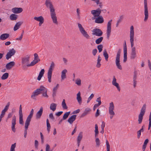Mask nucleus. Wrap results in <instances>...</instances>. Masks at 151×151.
Returning a JSON list of instances; mask_svg holds the SVG:
<instances>
[{
    "mask_svg": "<svg viewBox=\"0 0 151 151\" xmlns=\"http://www.w3.org/2000/svg\"><path fill=\"white\" fill-rule=\"evenodd\" d=\"M49 117L50 119L53 120H54L55 119L53 115V114L52 113H51L49 114Z\"/></svg>",
    "mask_w": 151,
    "mask_h": 151,
    "instance_id": "69168bd1",
    "label": "nucleus"
},
{
    "mask_svg": "<svg viewBox=\"0 0 151 151\" xmlns=\"http://www.w3.org/2000/svg\"><path fill=\"white\" fill-rule=\"evenodd\" d=\"M142 132V130H139L137 132V136L138 138H139L140 137L141 135V132Z\"/></svg>",
    "mask_w": 151,
    "mask_h": 151,
    "instance_id": "680f3d73",
    "label": "nucleus"
},
{
    "mask_svg": "<svg viewBox=\"0 0 151 151\" xmlns=\"http://www.w3.org/2000/svg\"><path fill=\"white\" fill-rule=\"evenodd\" d=\"M34 111V109H32L30 112L29 114L27 117L25 122L30 124V122L31 121V119L33 114Z\"/></svg>",
    "mask_w": 151,
    "mask_h": 151,
    "instance_id": "f3484780",
    "label": "nucleus"
},
{
    "mask_svg": "<svg viewBox=\"0 0 151 151\" xmlns=\"http://www.w3.org/2000/svg\"><path fill=\"white\" fill-rule=\"evenodd\" d=\"M40 137L41 139V143L43 144L44 142V136L41 132H40Z\"/></svg>",
    "mask_w": 151,
    "mask_h": 151,
    "instance_id": "bf43d9fd",
    "label": "nucleus"
},
{
    "mask_svg": "<svg viewBox=\"0 0 151 151\" xmlns=\"http://www.w3.org/2000/svg\"><path fill=\"white\" fill-rule=\"evenodd\" d=\"M40 88H41V89L42 90V93H41L42 94V96L47 98H48V96L47 93V88L43 86H41Z\"/></svg>",
    "mask_w": 151,
    "mask_h": 151,
    "instance_id": "2eb2a0df",
    "label": "nucleus"
},
{
    "mask_svg": "<svg viewBox=\"0 0 151 151\" xmlns=\"http://www.w3.org/2000/svg\"><path fill=\"white\" fill-rule=\"evenodd\" d=\"M82 137L83 136L82 134V132H80L79 133L77 137V141L81 142V140L82 139Z\"/></svg>",
    "mask_w": 151,
    "mask_h": 151,
    "instance_id": "de8ad7c7",
    "label": "nucleus"
},
{
    "mask_svg": "<svg viewBox=\"0 0 151 151\" xmlns=\"http://www.w3.org/2000/svg\"><path fill=\"white\" fill-rule=\"evenodd\" d=\"M112 20H110L108 23L107 30L111 31V23Z\"/></svg>",
    "mask_w": 151,
    "mask_h": 151,
    "instance_id": "37998d69",
    "label": "nucleus"
},
{
    "mask_svg": "<svg viewBox=\"0 0 151 151\" xmlns=\"http://www.w3.org/2000/svg\"><path fill=\"white\" fill-rule=\"evenodd\" d=\"M75 83L78 86H80L81 85V81L80 78L76 79Z\"/></svg>",
    "mask_w": 151,
    "mask_h": 151,
    "instance_id": "603ef678",
    "label": "nucleus"
},
{
    "mask_svg": "<svg viewBox=\"0 0 151 151\" xmlns=\"http://www.w3.org/2000/svg\"><path fill=\"white\" fill-rule=\"evenodd\" d=\"M43 111V108L42 107H40V110L37 112L36 115V119H40L42 114Z\"/></svg>",
    "mask_w": 151,
    "mask_h": 151,
    "instance_id": "5701e85b",
    "label": "nucleus"
},
{
    "mask_svg": "<svg viewBox=\"0 0 151 151\" xmlns=\"http://www.w3.org/2000/svg\"><path fill=\"white\" fill-rule=\"evenodd\" d=\"M112 83V85L115 86L117 88L118 90L119 91H120V86H119V84L118 83H116V79L114 76H113V79Z\"/></svg>",
    "mask_w": 151,
    "mask_h": 151,
    "instance_id": "aec40b11",
    "label": "nucleus"
},
{
    "mask_svg": "<svg viewBox=\"0 0 151 151\" xmlns=\"http://www.w3.org/2000/svg\"><path fill=\"white\" fill-rule=\"evenodd\" d=\"M134 27L133 26H132L130 27V42L131 43V46L132 48L133 47H134Z\"/></svg>",
    "mask_w": 151,
    "mask_h": 151,
    "instance_id": "423d86ee",
    "label": "nucleus"
},
{
    "mask_svg": "<svg viewBox=\"0 0 151 151\" xmlns=\"http://www.w3.org/2000/svg\"><path fill=\"white\" fill-rule=\"evenodd\" d=\"M34 19L35 20L39 22L44 21V19L42 16H40L39 17H34Z\"/></svg>",
    "mask_w": 151,
    "mask_h": 151,
    "instance_id": "f704fd0d",
    "label": "nucleus"
},
{
    "mask_svg": "<svg viewBox=\"0 0 151 151\" xmlns=\"http://www.w3.org/2000/svg\"><path fill=\"white\" fill-rule=\"evenodd\" d=\"M103 39V37H100L97 39L95 41V42L97 44H99L102 41Z\"/></svg>",
    "mask_w": 151,
    "mask_h": 151,
    "instance_id": "79ce46f5",
    "label": "nucleus"
},
{
    "mask_svg": "<svg viewBox=\"0 0 151 151\" xmlns=\"http://www.w3.org/2000/svg\"><path fill=\"white\" fill-rule=\"evenodd\" d=\"M42 90V89H41V88H40L37 89L32 93L31 96V98L32 99L36 100V99L35 96H37L39 94L41 93Z\"/></svg>",
    "mask_w": 151,
    "mask_h": 151,
    "instance_id": "ddd939ff",
    "label": "nucleus"
},
{
    "mask_svg": "<svg viewBox=\"0 0 151 151\" xmlns=\"http://www.w3.org/2000/svg\"><path fill=\"white\" fill-rule=\"evenodd\" d=\"M67 70L66 69H64L61 72V78L62 80L66 78V73L67 72Z\"/></svg>",
    "mask_w": 151,
    "mask_h": 151,
    "instance_id": "cd10ccee",
    "label": "nucleus"
},
{
    "mask_svg": "<svg viewBox=\"0 0 151 151\" xmlns=\"http://www.w3.org/2000/svg\"><path fill=\"white\" fill-rule=\"evenodd\" d=\"M103 47V45L101 44L97 46V48L99 50V52H101L102 51Z\"/></svg>",
    "mask_w": 151,
    "mask_h": 151,
    "instance_id": "3c124183",
    "label": "nucleus"
},
{
    "mask_svg": "<svg viewBox=\"0 0 151 151\" xmlns=\"http://www.w3.org/2000/svg\"><path fill=\"white\" fill-rule=\"evenodd\" d=\"M54 66L55 64L53 62H52L51 64V65L47 73V78H48V81L50 83L51 82V79L52 76V73Z\"/></svg>",
    "mask_w": 151,
    "mask_h": 151,
    "instance_id": "39448f33",
    "label": "nucleus"
},
{
    "mask_svg": "<svg viewBox=\"0 0 151 151\" xmlns=\"http://www.w3.org/2000/svg\"><path fill=\"white\" fill-rule=\"evenodd\" d=\"M101 60V58L100 57V55H99L98 57V58L97 60V62L96 65V67L98 68H99L101 66V64L100 62Z\"/></svg>",
    "mask_w": 151,
    "mask_h": 151,
    "instance_id": "2f4dec72",
    "label": "nucleus"
},
{
    "mask_svg": "<svg viewBox=\"0 0 151 151\" xmlns=\"http://www.w3.org/2000/svg\"><path fill=\"white\" fill-rule=\"evenodd\" d=\"M103 55L105 57V60L106 61H108V58H109V55L107 53V52L106 51V49H105L104 50Z\"/></svg>",
    "mask_w": 151,
    "mask_h": 151,
    "instance_id": "e433bc0d",
    "label": "nucleus"
},
{
    "mask_svg": "<svg viewBox=\"0 0 151 151\" xmlns=\"http://www.w3.org/2000/svg\"><path fill=\"white\" fill-rule=\"evenodd\" d=\"M30 124L25 122V129L24 130V137L26 138L27 134V130L28 128V126Z\"/></svg>",
    "mask_w": 151,
    "mask_h": 151,
    "instance_id": "c756f323",
    "label": "nucleus"
},
{
    "mask_svg": "<svg viewBox=\"0 0 151 151\" xmlns=\"http://www.w3.org/2000/svg\"><path fill=\"white\" fill-rule=\"evenodd\" d=\"M34 55V60L36 61H37V63L40 61V60L39 58L38 55L37 53H35Z\"/></svg>",
    "mask_w": 151,
    "mask_h": 151,
    "instance_id": "58836bf2",
    "label": "nucleus"
},
{
    "mask_svg": "<svg viewBox=\"0 0 151 151\" xmlns=\"http://www.w3.org/2000/svg\"><path fill=\"white\" fill-rule=\"evenodd\" d=\"M57 105V104L55 103H52L51 104L50 106V109L52 110V111H54L56 109Z\"/></svg>",
    "mask_w": 151,
    "mask_h": 151,
    "instance_id": "72a5a7b5",
    "label": "nucleus"
},
{
    "mask_svg": "<svg viewBox=\"0 0 151 151\" xmlns=\"http://www.w3.org/2000/svg\"><path fill=\"white\" fill-rule=\"evenodd\" d=\"M138 75L137 71L134 70V75L133 77V81H136Z\"/></svg>",
    "mask_w": 151,
    "mask_h": 151,
    "instance_id": "c03bdc74",
    "label": "nucleus"
},
{
    "mask_svg": "<svg viewBox=\"0 0 151 151\" xmlns=\"http://www.w3.org/2000/svg\"><path fill=\"white\" fill-rule=\"evenodd\" d=\"M50 16L52 19L53 22L57 24L58 22L57 20V17L56 16V13L55 10L50 12Z\"/></svg>",
    "mask_w": 151,
    "mask_h": 151,
    "instance_id": "4468645a",
    "label": "nucleus"
},
{
    "mask_svg": "<svg viewBox=\"0 0 151 151\" xmlns=\"http://www.w3.org/2000/svg\"><path fill=\"white\" fill-rule=\"evenodd\" d=\"M46 123H47V129L48 133H49L50 131V125L49 122V120L48 119H47L46 120Z\"/></svg>",
    "mask_w": 151,
    "mask_h": 151,
    "instance_id": "a19ab883",
    "label": "nucleus"
},
{
    "mask_svg": "<svg viewBox=\"0 0 151 151\" xmlns=\"http://www.w3.org/2000/svg\"><path fill=\"white\" fill-rule=\"evenodd\" d=\"M146 109V104H144L142 108L140 110V113L138 116V122L139 124H141L142 122L143 119V116L145 114Z\"/></svg>",
    "mask_w": 151,
    "mask_h": 151,
    "instance_id": "f03ea898",
    "label": "nucleus"
},
{
    "mask_svg": "<svg viewBox=\"0 0 151 151\" xmlns=\"http://www.w3.org/2000/svg\"><path fill=\"white\" fill-rule=\"evenodd\" d=\"M70 114V111H69L68 112H65L63 117V120H65L68 117L69 115Z\"/></svg>",
    "mask_w": 151,
    "mask_h": 151,
    "instance_id": "a18cd8bd",
    "label": "nucleus"
},
{
    "mask_svg": "<svg viewBox=\"0 0 151 151\" xmlns=\"http://www.w3.org/2000/svg\"><path fill=\"white\" fill-rule=\"evenodd\" d=\"M45 72V70L44 69H42L40 71V72L39 75L37 77V79L38 81H40L42 77L43 76V75L44 74Z\"/></svg>",
    "mask_w": 151,
    "mask_h": 151,
    "instance_id": "c85d7f7f",
    "label": "nucleus"
},
{
    "mask_svg": "<svg viewBox=\"0 0 151 151\" xmlns=\"http://www.w3.org/2000/svg\"><path fill=\"white\" fill-rule=\"evenodd\" d=\"M101 97H99V98H97L96 100V101L97 102H98V104H99L101 105Z\"/></svg>",
    "mask_w": 151,
    "mask_h": 151,
    "instance_id": "338daca9",
    "label": "nucleus"
},
{
    "mask_svg": "<svg viewBox=\"0 0 151 151\" xmlns=\"http://www.w3.org/2000/svg\"><path fill=\"white\" fill-rule=\"evenodd\" d=\"M95 19V22L96 23L101 24L104 22L103 18L101 16L96 17Z\"/></svg>",
    "mask_w": 151,
    "mask_h": 151,
    "instance_id": "6ab92c4d",
    "label": "nucleus"
},
{
    "mask_svg": "<svg viewBox=\"0 0 151 151\" xmlns=\"http://www.w3.org/2000/svg\"><path fill=\"white\" fill-rule=\"evenodd\" d=\"M24 31L23 30H22V33L20 36L19 37V38H16V40H21L22 38V37H23V35L24 34Z\"/></svg>",
    "mask_w": 151,
    "mask_h": 151,
    "instance_id": "052dcab7",
    "label": "nucleus"
},
{
    "mask_svg": "<svg viewBox=\"0 0 151 151\" xmlns=\"http://www.w3.org/2000/svg\"><path fill=\"white\" fill-rule=\"evenodd\" d=\"M9 73H4L1 77V79L2 80H4L7 79L9 76Z\"/></svg>",
    "mask_w": 151,
    "mask_h": 151,
    "instance_id": "ea45409f",
    "label": "nucleus"
},
{
    "mask_svg": "<svg viewBox=\"0 0 151 151\" xmlns=\"http://www.w3.org/2000/svg\"><path fill=\"white\" fill-rule=\"evenodd\" d=\"M95 130L94 132L95 134V137H97L98 136V134L99 133V132L98 131V128L97 124L95 125Z\"/></svg>",
    "mask_w": 151,
    "mask_h": 151,
    "instance_id": "c9c22d12",
    "label": "nucleus"
},
{
    "mask_svg": "<svg viewBox=\"0 0 151 151\" xmlns=\"http://www.w3.org/2000/svg\"><path fill=\"white\" fill-rule=\"evenodd\" d=\"M37 62L36 61L34 60H33L30 64H29L27 65V67L32 66L34 65L35 64L37 63Z\"/></svg>",
    "mask_w": 151,
    "mask_h": 151,
    "instance_id": "8fccbe9b",
    "label": "nucleus"
},
{
    "mask_svg": "<svg viewBox=\"0 0 151 151\" xmlns=\"http://www.w3.org/2000/svg\"><path fill=\"white\" fill-rule=\"evenodd\" d=\"M101 10L99 8L96 10H93L91 11V13L93 15V17L92 18L93 20L95 19L96 17L100 16Z\"/></svg>",
    "mask_w": 151,
    "mask_h": 151,
    "instance_id": "6e6552de",
    "label": "nucleus"
},
{
    "mask_svg": "<svg viewBox=\"0 0 151 151\" xmlns=\"http://www.w3.org/2000/svg\"><path fill=\"white\" fill-rule=\"evenodd\" d=\"M76 115H73L70 117L68 120V122L70 124H72L73 122L74 121L76 118Z\"/></svg>",
    "mask_w": 151,
    "mask_h": 151,
    "instance_id": "b1692460",
    "label": "nucleus"
},
{
    "mask_svg": "<svg viewBox=\"0 0 151 151\" xmlns=\"http://www.w3.org/2000/svg\"><path fill=\"white\" fill-rule=\"evenodd\" d=\"M9 105H10V103H9V102H8L7 103L6 106L5 107V108L4 109L7 111L9 109Z\"/></svg>",
    "mask_w": 151,
    "mask_h": 151,
    "instance_id": "0e129e2a",
    "label": "nucleus"
},
{
    "mask_svg": "<svg viewBox=\"0 0 151 151\" xmlns=\"http://www.w3.org/2000/svg\"><path fill=\"white\" fill-rule=\"evenodd\" d=\"M50 146L48 144H46V151H52L53 148L51 150H50Z\"/></svg>",
    "mask_w": 151,
    "mask_h": 151,
    "instance_id": "5fc2aeb1",
    "label": "nucleus"
},
{
    "mask_svg": "<svg viewBox=\"0 0 151 151\" xmlns=\"http://www.w3.org/2000/svg\"><path fill=\"white\" fill-rule=\"evenodd\" d=\"M18 18V15L15 14H11L9 17L10 19L12 21H15L17 20Z\"/></svg>",
    "mask_w": 151,
    "mask_h": 151,
    "instance_id": "473e14b6",
    "label": "nucleus"
},
{
    "mask_svg": "<svg viewBox=\"0 0 151 151\" xmlns=\"http://www.w3.org/2000/svg\"><path fill=\"white\" fill-rule=\"evenodd\" d=\"M13 115V112H11L9 113V114L8 115L6 119V121L7 122V121L8 120V119L11 118L12 115Z\"/></svg>",
    "mask_w": 151,
    "mask_h": 151,
    "instance_id": "13d9d810",
    "label": "nucleus"
},
{
    "mask_svg": "<svg viewBox=\"0 0 151 151\" xmlns=\"http://www.w3.org/2000/svg\"><path fill=\"white\" fill-rule=\"evenodd\" d=\"M16 147V143H15L12 144L10 148V151H15V148Z\"/></svg>",
    "mask_w": 151,
    "mask_h": 151,
    "instance_id": "864d4df0",
    "label": "nucleus"
},
{
    "mask_svg": "<svg viewBox=\"0 0 151 151\" xmlns=\"http://www.w3.org/2000/svg\"><path fill=\"white\" fill-rule=\"evenodd\" d=\"M78 27L82 35L87 39H90V36L87 32L84 29L81 24L80 23L78 24Z\"/></svg>",
    "mask_w": 151,
    "mask_h": 151,
    "instance_id": "7ed1b4c3",
    "label": "nucleus"
},
{
    "mask_svg": "<svg viewBox=\"0 0 151 151\" xmlns=\"http://www.w3.org/2000/svg\"><path fill=\"white\" fill-rule=\"evenodd\" d=\"M127 51H124V60L123 62L125 63L127 60Z\"/></svg>",
    "mask_w": 151,
    "mask_h": 151,
    "instance_id": "09e8293b",
    "label": "nucleus"
},
{
    "mask_svg": "<svg viewBox=\"0 0 151 151\" xmlns=\"http://www.w3.org/2000/svg\"><path fill=\"white\" fill-rule=\"evenodd\" d=\"M92 32V34L93 35H95L98 37L101 36L103 34L102 31L101 29L97 28L93 29Z\"/></svg>",
    "mask_w": 151,
    "mask_h": 151,
    "instance_id": "9b49d317",
    "label": "nucleus"
},
{
    "mask_svg": "<svg viewBox=\"0 0 151 151\" xmlns=\"http://www.w3.org/2000/svg\"><path fill=\"white\" fill-rule=\"evenodd\" d=\"M144 11L145 16L144 21L145 22H146L148 19L149 17L148 10L147 0H144Z\"/></svg>",
    "mask_w": 151,
    "mask_h": 151,
    "instance_id": "20e7f679",
    "label": "nucleus"
},
{
    "mask_svg": "<svg viewBox=\"0 0 151 151\" xmlns=\"http://www.w3.org/2000/svg\"><path fill=\"white\" fill-rule=\"evenodd\" d=\"M12 11L14 14H18L23 11V9L22 8L14 7L12 9Z\"/></svg>",
    "mask_w": 151,
    "mask_h": 151,
    "instance_id": "a211bd4d",
    "label": "nucleus"
},
{
    "mask_svg": "<svg viewBox=\"0 0 151 151\" xmlns=\"http://www.w3.org/2000/svg\"><path fill=\"white\" fill-rule=\"evenodd\" d=\"M76 99L78 103L80 104H81L82 103V98L81 96V93L80 91L77 94Z\"/></svg>",
    "mask_w": 151,
    "mask_h": 151,
    "instance_id": "7c9ffc66",
    "label": "nucleus"
},
{
    "mask_svg": "<svg viewBox=\"0 0 151 151\" xmlns=\"http://www.w3.org/2000/svg\"><path fill=\"white\" fill-rule=\"evenodd\" d=\"M121 52V50L120 49H119L117 51L115 60L116 65L117 68L120 70L122 69V66L120 63V57Z\"/></svg>",
    "mask_w": 151,
    "mask_h": 151,
    "instance_id": "f257e3e1",
    "label": "nucleus"
},
{
    "mask_svg": "<svg viewBox=\"0 0 151 151\" xmlns=\"http://www.w3.org/2000/svg\"><path fill=\"white\" fill-rule=\"evenodd\" d=\"M30 56L28 55L26 57H24L22 59V63L23 68H25L29 63Z\"/></svg>",
    "mask_w": 151,
    "mask_h": 151,
    "instance_id": "1a4fd4ad",
    "label": "nucleus"
},
{
    "mask_svg": "<svg viewBox=\"0 0 151 151\" xmlns=\"http://www.w3.org/2000/svg\"><path fill=\"white\" fill-rule=\"evenodd\" d=\"M97 52V50L95 48L93 49L92 51V53L93 55L94 56H95L96 55V54Z\"/></svg>",
    "mask_w": 151,
    "mask_h": 151,
    "instance_id": "e2e57ef3",
    "label": "nucleus"
},
{
    "mask_svg": "<svg viewBox=\"0 0 151 151\" xmlns=\"http://www.w3.org/2000/svg\"><path fill=\"white\" fill-rule=\"evenodd\" d=\"M114 106L113 103L111 102L109 103V112L110 115V118L111 119H112L113 116L115 115L114 112Z\"/></svg>",
    "mask_w": 151,
    "mask_h": 151,
    "instance_id": "0eeeda50",
    "label": "nucleus"
},
{
    "mask_svg": "<svg viewBox=\"0 0 151 151\" xmlns=\"http://www.w3.org/2000/svg\"><path fill=\"white\" fill-rule=\"evenodd\" d=\"M62 106L64 109H68V107L65 102V99H63V101L62 103Z\"/></svg>",
    "mask_w": 151,
    "mask_h": 151,
    "instance_id": "4c0bfd02",
    "label": "nucleus"
},
{
    "mask_svg": "<svg viewBox=\"0 0 151 151\" xmlns=\"http://www.w3.org/2000/svg\"><path fill=\"white\" fill-rule=\"evenodd\" d=\"M95 142L97 146L99 147L100 144V141L98 138H96V139Z\"/></svg>",
    "mask_w": 151,
    "mask_h": 151,
    "instance_id": "6e6d98bb",
    "label": "nucleus"
},
{
    "mask_svg": "<svg viewBox=\"0 0 151 151\" xmlns=\"http://www.w3.org/2000/svg\"><path fill=\"white\" fill-rule=\"evenodd\" d=\"M16 116L14 115L12 118V131L14 132H16V129L15 128V125L16 123Z\"/></svg>",
    "mask_w": 151,
    "mask_h": 151,
    "instance_id": "dca6fc26",
    "label": "nucleus"
},
{
    "mask_svg": "<svg viewBox=\"0 0 151 151\" xmlns=\"http://www.w3.org/2000/svg\"><path fill=\"white\" fill-rule=\"evenodd\" d=\"M19 123L21 124H23V114H19Z\"/></svg>",
    "mask_w": 151,
    "mask_h": 151,
    "instance_id": "49530a36",
    "label": "nucleus"
},
{
    "mask_svg": "<svg viewBox=\"0 0 151 151\" xmlns=\"http://www.w3.org/2000/svg\"><path fill=\"white\" fill-rule=\"evenodd\" d=\"M136 55L135 47L132 48L131 49V52L130 57V59H134L136 56Z\"/></svg>",
    "mask_w": 151,
    "mask_h": 151,
    "instance_id": "412c9836",
    "label": "nucleus"
},
{
    "mask_svg": "<svg viewBox=\"0 0 151 151\" xmlns=\"http://www.w3.org/2000/svg\"><path fill=\"white\" fill-rule=\"evenodd\" d=\"M111 31V30H107V37L108 39H109Z\"/></svg>",
    "mask_w": 151,
    "mask_h": 151,
    "instance_id": "774afa93",
    "label": "nucleus"
},
{
    "mask_svg": "<svg viewBox=\"0 0 151 151\" xmlns=\"http://www.w3.org/2000/svg\"><path fill=\"white\" fill-rule=\"evenodd\" d=\"M91 111V109L89 108H86L84 111L81 114L80 118H83L85 116L88 114L89 112Z\"/></svg>",
    "mask_w": 151,
    "mask_h": 151,
    "instance_id": "393cba45",
    "label": "nucleus"
},
{
    "mask_svg": "<svg viewBox=\"0 0 151 151\" xmlns=\"http://www.w3.org/2000/svg\"><path fill=\"white\" fill-rule=\"evenodd\" d=\"M23 23V22H19L17 23L14 27V31H15L18 29Z\"/></svg>",
    "mask_w": 151,
    "mask_h": 151,
    "instance_id": "bb28decb",
    "label": "nucleus"
},
{
    "mask_svg": "<svg viewBox=\"0 0 151 151\" xmlns=\"http://www.w3.org/2000/svg\"><path fill=\"white\" fill-rule=\"evenodd\" d=\"M9 36V34L8 33H4L1 35L0 39L3 40H4L8 38Z\"/></svg>",
    "mask_w": 151,
    "mask_h": 151,
    "instance_id": "a878e982",
    "label": "nucleus"
},
{
    "mask_svg": "<svg viewBox=\"0 0 151 151\" xmlns=\"http://www.w3.org/2000/svg\"><path fill=\"white\" fill-rule=\"evenodd\" d=\"M16 51L14 48H12L9 50L6 55V59L7 60H8L9 58H11L12 56L14 55Z\"/></svg>",
    "mask_w": 151,
    "mask_h": 151,
    "instance_id": "f8f14e48",
    "label": "nucleus"
},
{
    "mask_svg": "<svg viewBox=\"0 0 151 151\" xmlns=\"http://www.w3.org/2000/svg\"><path fill=\"white\" fill-rule=\"evenodd\" d=\"M94 95L93 94H91L90 96L88 98V100L87 101V103H88L91 100L93 97Z\"/></svg>",
    "mask_w": 151,
    "mask_h": 151,
    "instance_id": "4d7b16f0",
    "label": "nucleus"
},
{
    "mask_svg": "<svg viewBox=\"0 0 151 151\" xmlns=\"http://www.w3.org/2000/svg\"><path fill=\"white\" fill-rule=\"evenodd\" d=\"M45 4L47 8L50 9V12L55 10L51 0H46Z\"/></svg>",
    "mask_w": 151,
    "mask_h": 151,
    "instance_id": "9d476101",
    "label": "nucleus"
},
{
    "mask_svg": "<svg viewBox=\"0 0 151 151\" xmlns=\"http://www.w3.org/2000/svg\"><path fill=\"white\" fill-rule=\"evenodd\" d=\"M15 64V63L14 62L11 61L6 65V68L7 70H10L14 65Z\"/></svg>",
    "mask_w": 151,
    "mask_h": 151,
    "instance_id": "4be33fe9",
    "label": "nucleus"
}]
</instances>
